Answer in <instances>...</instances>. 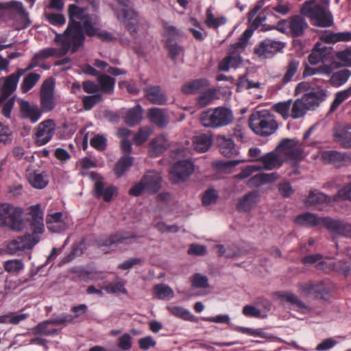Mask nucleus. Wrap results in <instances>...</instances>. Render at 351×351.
Segmentation results:
<instances>
[{"mask_svg": "<svg viewBox=\"0 0 351 351\" xmlns=\"http://www.w3.org/2000/svg\"><path fill=\"white\" fill-rule=\"evenodd\" d=\"M86 9L80 8L76 4H70L68 7V17L70 24H82L81 21L91 20L88 14H85Z\"/></svg>", "mask_w": 351, "mask_h": 351, "instance_id": "bb28decb", "label": "nucleus"}, {"mask_svg": "<svg viewBox=\"0 0 351 351\" xmlns=\"http://www.w3.org/2000/svg\"><path fill=\"white\" fill-rule=\"evenodd\" d=\"M169 314L175 317L184 321L195 322L197 318L191 313L189 310L181 306L169 305L166 307Z\"/></svg>", "mask_w": 351, "mask_h": 351, "instance_id": "72a5a7b5", "label": "nucleus"}, {"mask_svg": "<svg viewBox=\"0 0 351 351\" xmlns=\"http://www.w3.org/2000/svg\"><path fill=\"white\" fill-rule=\"evenodd\" d=\"M134 158L132 156H122L115 163L113 171L117 178H120L132 167Z\"/></svg>", "mask_w": 351, "mask_h": 351, "instance_id": "7c9ffc66", "label": "nucleus"}, {"mask_svg": "<svg viewBox=\"0 0 351 351\" xmlns=\"http://www.w3.org/2000/svg\"><path fill=\"white\" fill-rule=\"evenodd\" d=\"M14 10L17 14L21 15L23 20L22 28H27L31 23L28 13L24 8L21 2L11 1L6 3H0V12L2 10Z\"/></svg>", "mask_w": 351, "mask_h": 351, "instance_id": "a878e982", "label": "nucleus"}, {"mask_svg": "<svg viewBox=\"0 0 351 351\" xmlns=\"http://www.w3.org/2000/svg\"><path fill=\"white\" fill-rule=\"evenodd\" d=\"M149 116L151 120L160 128L165 127L167 121L163 112L157 108H153L149 111Z\"/></svg>", "mask_w": 351, "mask_h": 351, "instance_id": "3c124183", "label": "nucleus"}, {"mask_svg": "<svg viewBox=\"0 0 351 351\" xmlns=\"http://www.w3.org/2000/svg\"><path fill=\"white\" fill-rule=\"evenodd\" d=\"M71 273L75 275L72 278L73 281L81 280L88 282L93 279V273L85 269L74 267L71 269Z\"/></svg>", "mask_w": 351, "mask_h": 351, "instance_id": "8fccbe9b", "label": "nucleus"}, {"mask_svg": "<svg viewBox=\"0 0 351 351\" xmlns=\"http://www.w3.org/2000/svg\"><path fill=\"white\" fill-rule=\"evenodd\" d=\"M86 36L84 21L82 24L79 25L68 23L62 34H56L54 40L56 43H60L64 54L69 51L74 53L84 46Z\"/></svg>", "mask_w": 351, "mask_h": 351, "instance_id": "f03ea898", "label": "nucleus"}, {"mask_svg": "<svg viewBox=\"0 0 351 351\" xmlns=\"http://www.w3.org/2000/svg\"><path fill=\"white\" fill-rule=\"evenodd\" d=\"M154 297L159 300H169L173 297L172 289L165 284H157L153 288Z\"/></svg>", "mask_w": 351, "mask_h": 351, "instance_id": "79ce46f5", "label": "nucleus"}, {"mask_svg": "<svg viewBox=\"0 0 351 351\" xmlns=\"http://www.w3.org/2000/svg\"><path fill=\"white\" fill-rule=\"evenodd\" d=\"M317 73H322L329 75L331 74V68L328 64H323L318 67H311L306 64L304 69L302 73V77L304 78L314 75Z\"/></svg>", "mask_w": 351, "mask_h": 351, "instance_id": "09e8293b", "label": "nucleus"}, {"mask_svg": "<svg viewBox=\"0 0 351 351\" xmlns=\"http://www.w3.org/2000/svg\"><path fill=\"white\" fill-rule=\"evenodd\" d=\"M232 112L226 107L209 108L199 116L201 125L204 128H217L228 125L232 121Z\"/></svg>", "mask_w": 351, "mask_h": 351, "instance_id": "7ed1b4c3", "label": "nucleus"}, {"mask_svg": "<svg viewBox=\"0 0 351 351\" xmlns=\"http://www.w3.org/2000/svg\"><path fill=\"white\" fill-rule=\"evenodd\" d=\"M320 158L324 165L332 166L335 169L346 167L351 164L350 154L337 150L322 151Z\"/></svg>", "mask_w": 351, "mask_h": 351, "instance_id": "0eeeda50", "label": "nucleus"}, {"mask_svg": "<svg viewBox=\"0 0 351 351\" xmlns=\"http://www.w3.org/2000/svg\"><path fill=\"white\" fill-rule=\"evenodd\" d=\"M205 23L209 28L217 29L226 23V18L223 16L215 18L210 8L206 9Z\"/></svg>", "mask_w": 351, "mask_h": 351, "instance_id": "37998d69", "label": "nucleus"}, {"mask_svg": "<svg viewBox=\"0 0 351 351\" xmlns=\"http://www.w3.org/2000/svg\"><path fill=\"white\" fill-rule=\"evenodd\" d=\"M333 270L347 277L351 271V265L344 260L336 261L332 265Z\"/></svg>", "mask_w": 351, "mask_h": 351, "instance_id": "e2e57ef3", "label": "nucleus"}, {"mask_svg": "<svg viewBox=\"0 0 351 351\" xmlns=\"http://www.w3.org/2000/svg\"><path fill=\"white\" fill-rule=\"evenodd\" d=\"M320 39L326 43H336L341 41L348 42L351 40V32H330L329 34L322 35Z\"/></svg>", "mask_w": 351, "mask_h": 351, "instance_id": "58836bf2", "label": "nucleus"}, {"mask_svg": "<svg viewBox=\"0 0 351 351\" xmlns=\"http://www.w3.org/2000/svg\"><path fill=\"white\" fill-rule=\"evenodd\" d=\"M170 146L166 135L161 134L152 139L149 144V156L157 158L162 155Z\"/></svg>", "mask_w": 351, "mask_h": 351, "instance_id": "4be33fe9", "label": "nucleus"}, {"mask_svg": "<svg viewBox=\"0 0 351 351\" xmlns=\"http://www.w3.org/2000/svg\"><path fill=\"white\" fill-rule=\"evenodd\" d=\"M213 142V135L204 133L194 136L193 139L194 148L199 153H204L208 151L212 145Z\"/></svg>", "mask_w": 351, "mask_h": 351, "instance_id": "473e14b6", "label": "nucleus"}, {"mask_svg": "<svg viewBox=\"0 0 351 351\" xmlns=\"http://www.w3.org/2000/svg\"><path fill=\"white\" fill-rule=\"evenodd\" d=\"M13 134L9 125L0 122V143L10 144L12 142Z\"/></svg>", "mask_w": 351, "mask_h": 351, "instance_id": "680f3d73", "label": "nucleus"}, {"mask_svg": "<svg viewBox=\"0 0 351 351\" xmlns=\"http://www.w3.org/2000/svg\"><path fill=\"white\" fill-rule=\"evenodd\" d=\"M209 86V81L206 78L193 80L182 86L181 91L185 95H195Z\"/></svg>", "mask_w": 351, "mask_h": 351, "instance_id": "c85d7f7f", "label": "nucleus"}, {"mask_svg": "<svg viewBox=\"0 0 351 351\" xmlns=\"http://www.w3.org/2000/svg\"><path fill=\"white\" fill-rule=\"evenodd\" d=\"M234 330L240 333L246 334L254 337H259L265 339H269L272 337V335L264 332V330L261 328L254 329L251 328L237 326L234 328Z\"/></svg>", "mask_w": 351, "mask_h": 351, "instance_id": "c03bdc74", "label": "nucleus"}, {"mask_svg": "<svg viewBox=\"0 0 351 351\" xmlns=\"http://www.w3.org/2000/svg\"><path fill=\"white\" fill-rule=\"evenodd\" d=\"M300 64V61L296 59H291L289 60L288 65L287 66V71L285 74L282 78V83L284 84L289 82L293 75L296 73L298 66Z\"/></svg>", "mask_w": 351, "mask_h": 351, "instance_id": "13d9d810", "label": "nucleus"}, {"mask_svg": "<svg viewBox=\"0 0 351 351\" xmlns=\"http://www.w3.org/2000/svg\"><path fill=\"white\" fill-rule=\"evenodd\" d=\"M126 284V281L123 279H119L116 282H111L108 284L106 286V291L108 293L117 294V293H123L128 294V291L125 288V285Z\"/></svg>", "mask_w": 351, "mask_h": 351, "instance_id": "4d7b16f0", "label": "nucleus"}, {"mask_svg": "<svg viewBox=\"0 0 351 351\" xmlns=\"http://www.w3.org/2000/svg\"><path fill=\"white\" fill-rule=\"evenodd\" d=\"M28 215L27 220L29 221L31 232H26L8 243L6 249L11 254L32 249L40 241V235L45 231L44 213L39 204L30 206Z\"/></svg>", "mask_w": 351, "mask_h": 351, "instance_id": "f257e3e1", "label": "nucleus"}, {"mask_svg": "<svg viewBox=\"0 0 351 351\" xmlns=\"http://www.w3.org/2000/svg\"><path fill=\"white\" fill-rule=\"evenodd\" d=\"M82 101L84 109L90 110L97 104L103 101V96L101 94L84 95Z\"/></svg>", "mask_w": 351, "mask_h": 351, "instance_id": "5fc2aeb1", "label": "nucleus"}, {"mask_svg": "<svg viewBox=\"0 0 351 351\" xmlns=\"http://www.w3.org/2000/svg\"><path fill=\"white\" fill-rule=\"evenodd\" d=\"M164 47L168 51L169 58L175 62L178 57L184 52V47L176 43H165Z\"/></svg>", "mask_w": 351, "mask_h": 351, "instance_id": "864d4df0", "label": "nucleus"}, {"mask_svg": "<svg viewBox=\"0 0 351 351\" xmlns=\"http://www.w3.org/2000/svg\"><path fill=\"white\" fill-rule=\"evenodd\" d=\"M216 95L215 88L203 92L197 99V103L202 107H204L211 102Z\"/></svg>", "mask_w": 351, "mask_h": 351, "instance_id": "0e129e2a", "label": "nucleus"}, {"mask_svg": "<svg viewBox=\"0 0 351 351\" xmlns=\"http://www.w3.org/2000/svg\"><path fill=\"white\" fill-rule=\"evenodd\" d=\"M40 75L36 73H30L27 74L23 80L21 85V91L23 93L29 91L38 82Z\"/></svg>", "mask_w": 351, "mask_h": 351, "instance_id": "de8ad7c7", "label": "nucleus"}, {"mask_svg": "<svg viewBox=\"0 0 351 351\" xmlns=\"http://www.w3.org/2000/svg\"><path fill=\"white\" fill-rule=\"evenodd\" d=\"M146 98L153 104L164 105L167 101L166 93L159 85H149L144 90Z\"/></svg>", "mask_w": 351, "mask_h": 351, "instance_id": "393cba45", "label": "nucleus"}, {"mask_svg": "<svg viewBox=\"0 0 351 351\" xmlns=\"http://www.w3.org/2000/svg\"><path fill=\"white\" fill-rule=\"evenodd\" d=\"M245 161V160H217L213 165L217 170L226 171L231 170L237 165Z\"/></svg>", "mask_w": 351, "mask_h": 351, "instance_id": "052dcab7", "label": "nucleus"}, {"mask_svg": "<svg viewBox=\"0 0 351 351\" xmlns=\"http://www.w3.org/2000/svg\"><path fill=\"white\" fill-rule=\"evenodd\" d=\"M194 164L188 159L180 160L176 162L170 171L171 183L184 182L193 173Z\"/></svg>", "mask_w": 351, "mask_h": 351, "instance_id": "6e6552de", "label": "nucleus"}, {"mask_svg": "<svg viewBox=\"0 0 351 351\" xmlns=\"http://www.w3.org/2000/svg\"><path fill=\"white\" fill-rule=\"evenodd\" d=\"M335 200V198L332 199L331 196L323 192L311 190L305 199L304 204L307 207L316 206L321 210V206H330Z\"/></svg>", "mask_w": 351, "mask_h": 351, "instance_id": "6ab92c4d", "label": "nucleus"}, {"mask_svg": "<svg viewBox=\"0 0 351 351\" xmlns=\"http://www.w3.org/2000/svg\"><path fill=\"white\" fill-rule=\"evenodd\" d=\"M326 90L319 87L316 91L312 88V90L306 93L302 98L304 101L306 108L311 110L317 108L321 103L326 100Z\"/></svg>", "mask_w": 351, "mask_h": 351, "instance_id": "412c9836", "label": "nucleus"}, {"mask_svg": "<svg viewBox=\"0 0 351 351\" xmlns=\"http://www.w3.org/2000/svg\"><path fill=\"white\" fill-rule=\"evenodd\" d=\"M42 110L37 104H31L28 101L21 99L19 102V117L28 119L32 123H36L42 116Z\"/></svg>", "mask_w": 351, "mask_h": 351, "instance_id": "f3484780", "label": "nucleus"}, {"mask_svg": "<svg viewBox=\"0 0 351 351\" xmlns=\"http://www.w3.org/2000/svg\"><path fill=\"white\" fill-rule=\"evenodd\" d=\"M162 24L165 31V36L166 37V40L165 43H173L176 37L180 35L179 30L176 27L170 25L169 23L165 21H162Z\"/></svg>", "mask_w": 351, "mask_h": 351, "instance_id": "bf43d9fd", "label": "nucleus"}, {"mask_svg": "<svg viewBox=\"0 0 351 351\" xmlns=\"http://www.w3.org/2000/svg\"><path fill=\"white\" fill-rule=\"evenodd\" d=\"M97 82L99 90L102 93L108 94L113 93L116 82L114 77L106 74H101L98 76Z\"/></svg>", "mask_w": 351, "mask_h": 351, "instance_id": "ea45409f", "label": "nucleus"}, {"mask_svg": "<svg viewBox=\"0 0 351 351\" xmlns=\"http://www.w3.org/2000/svg\"><path fill=\"white\" fill-rule=\"evenodd\" d=\"M330 234L351 239V223L328 216L325 228Z\"/></svg>", "mask_w": 351, "mask_h": 351, "instance_id": "4468645a", "label": "nucleus"}, {"mask_svg": "<svg viewBox=\"0 0 351 351\" xmlns=\"http://www.w3.org/2000/svg\"><path fill=\"white\" fill-rule=\"evenodd\" d=\"M300 13L311 19L313 25L320 27H328L333 24V16L327 12L320 4H315V0L306 1L304 3Z\"/></svg>", "mask_w": 351, "mask_h": 351, "instance_id": "20e7f679", "label": "nucleus"}, {"mask_svg": "<svg viewBox=\"0 0 351 351\" xmlns=\"http://www.w3.org/2000/svg\"><path fill=\"white\" fill-rule=\"evenodd\" d=\"M260 200L258 191H252L239 198L236 208L239 213H250L255 208Z\"/></svg>", "mask_w": 351, "mask_h": 351, "instance_id": "aec40b11", "label": "nucleus"}, {"mask_svg": "<svg viewBox=\"0 0 351 351\" xmlns=\"http://www.w3.org/2000/svg\"><path fill=\"white\" fill-rule=\"evenodd\" d=\"M40 105L42 113L52 111L56 106L54 95H40Z\"/></svg>", "mask_w": 351, "mask_h": 351, "instance_id": "a18cd8bd", "label": "nucleus"}, {"mask_svg": "<svg viewBox=\"0 0 351 351\" xmlns=\"http://www.w3.org/2000/svg\"><path fill=\"white\" fill-rule=\"evenodd\" d=\"M118 21L122 23L135 43H138L139 14L134 8H121L115 10Z\"/></svg>", "mask_w": 351, "mask_h": 351, "instance_id": "423d86ee", "label": "nucleus"}, {"mask_svg": "<svg viewBox=\"0 0 351 351\" xmlns=\"http://www.w3.org/2000/svg\"><path fill=\"white\" fill-rule=\"evenodd\" d=\"M350 96L351 93L348 88L336 93L335 98L330 105L329 112H335L338 107Z\"/></svg>", "mask_w": 351, "mask_h": 351, "instance_id": "603ef678", "label": "nucleus"}, {"mask_svg": "<svg viewBox=\"0 0 351 351\" xmlns=\"http://www.w3.org/2000/svg\"><path fill=\"white\" fill-rule=\"evenodd\" d=\"M55 130V122L53 119H46L40 122L34 134L35 144L38 146L46 145L52 138Z\"/></svg>", "mask_w": 351, "mask_h": 351, "instance_id": "9b49d317", "label": "nucleus"}, {"mask_svg": "<svg viewBox=\"0 0 351 351\" xmlns=\"http://www.w3.org/2000/svg\"><path fill=\"white\" fill-rule=\"evenodd\" d=\"M45 17L49 24L54 26H62L66 22L64 16L60 13H45Z\"/></svg>", "mask_w": 351, "mask_h": 351, "instance_id": "69168bd1", "label": "nucleus"}, {"mask_svg": "<svg viewBox=\"0 0 351 351\" xmlns=\"http://www.w3.org/2000/svg\"><path fill=\"white\" fill-rule=\"evenodd\" d=\"M25 73L23 69L18 68L15 73L10 74L4 79L1 88L13 94L17 88L20 77Z\"/></svg>", "mask_w": 351, "mask_h": 351, "instance_id": "2f4dec72", "label": "nucleus"}, {"mask_svg": "<svg viewBox=\"0 0 351 351\" xmlns=\"http://www.w3.org/2000/svg\"><path fill=\"white\" fill-rule=\"evenodd\" d=\"M118 193V188L114 185L104 187L102 180L95 182L93 188V195L96 199L102 198L106 202H110L113 196Z\"/></svg>", "mask_w": 351, "mask_h": 351, "instance_id": "5701e85b", "label": "nucleus"}, {"mask_svg": "<svg viewBox=\"0 0 351 351\" xmlns=\"http://www.w3.org/2000/svg\"><path fill=\"white\" fill-rule=\"evenodd\" d=\"M86 34L88 37L92 38L97 36V38L104 43H111L116 40L115 36L111 32L101 29L99 25L92 20L84 21Z\"/></svg>", "mask_w": 351, "mask_h": 351, "instance_id": "dca6fc26", "label": "nucleus"}, {"mask_svg": "<svg viewBox=\"0 0 351 351\" xmlns=\"http://www.w3.org/2000/svg\"><path fill=\"white\" fill-rule=\"evenodd\" d=\"M328 217H319L317 214L305 212L297 215L294 219L293 223L298 226L306 228H315L319 226V228H326Z\"/></svg>", "mask_w": 351, "mask_h": 351, "instance_id": "f8f14e48", "label": "nucleus"}, {"mask_svg": "<svg viewBox=\"0 0 351 351\" xmlns=\"http://www.w3.org/2000/svg\"><path fill=\"white\" fill-rule=\"evenodd\" d=\"M256 160L262 162L265 169L271 170L276 167L278 162V156L274 152H270L259 158H256Z\"/></svg>", "mask_w": 351, "mask_h": 351, "instance_id": "49530a36", "label": "nucleus"}, {"mask_svg": "<svg viewBox=\"0 0 351 351\" xmlns=\"http://www.w3.org/2000/svg\"><path fill=\"white\" fill-rule=\"evenodd\" d=\"M335 138L344 149L351 148V132L345 131L335 134Z\"/></svg>", "mask_w": 351, "mask_h": 351, "instance_id": "774afa93", "label": "nucleus"}, {"mask_svg": "<svg viewBox=\"0 0 351 351\" xmlns=\"http://www.w3.org/2000/svg\"><path fill=\"white\" fill-rule=\"evenodd\" d=\"M28 180L31 186L37 189H43L45 188L49 183L47 174L45 171L38 173L34 172L33 174H30L28 178Z\"/></svg>", "mask_w": 351, "mask_h": 351, "instance_id": "a19ab883", "label": "nucleus"}, {"mask_svg": "<svg viewBox=\"0 0 351 351\" xmlns=\"http://www.w3.org/2000/svg\"><path fill=\"white\" fill-rule=\"evenodd\" d=\"M276 295L282 300H285L291 304L296 306L298 310L302 311L308 308V306L302 300L291 292L277 291Z\"/></svg>", "mask_w": 351, "mask_h": 351, "instance_id": "e433bc0d", "label": "nucleus"}, {"mask_svg": "<svg viewBox=\"0 0 351 351\" xmlns=\"http://www.w3.org/2000/svg\"><path fill=\"white\" fill-rule=\"evenodd\" d=\"M125 232H117L110 236H101L94 240V244L99 249L103 250L105 248H108L113 245H118L120 243H128V241L132 239L137 238V236L132 233L130 235H125Z\"/></svg>", "mask_w": 351, "mask_h": 351, "instance_id": "9d476101", "label": "nucleus"}, {"mask_svg": "<svg viewBox=\"0 0 351 351\" xmlns=\"http://www.w3.org/2000/svg\"><path fill=\"white\" fill-rule=\"evenodd\" d=\"M250 127L258 135L267 136L273 134L278 128L274 120H267L265 117L258 116V118H250Z\"/></svg>", "mask_w": 351, "mask_h": 351, "instance_id": "2eb2a0df", "label": "nucleus"}, {"mask_svg": "<svg viewBox=\"0 0 351 351\" xmlns=\"http://www.w3.org/2000/svg\"><path fill=\"white\" fill-rule=\"evenodd\" d=\"M86 250V239L83 238L77 243H73L69 253L65 255L60 261L61 265H64L72 261L77 255L84 253Z\"/></svg>", "mask_w": 351, "mask_h": 351, "instance_id": "c9c22d12", "label": "nucleus"}, {"mask_svg": "<svg viewBox=\"0 0 351 351\" xmlns=\"http://www.w3.org/2000/svg\"><path fill=\"white\" fill-rule=\"evenodd\" d=\"M331 74L329 83L332 86L337 88L343 86L348 82L351 72L350 70L344 69Z\"/></svg>", "mask_w": 351, "mask_h": 351, "instance_id": "4c0bfd02", "label": "nucleus"}, {"mask_svg": "<svg viewBox=\"0 0 351 351\" xmlns=\"http://www.w3.org/2000/svg\"><path fill=\"white\" fill-rule=\"evenodd\" d=\"M217 145L220 153L226 158H231L239 154V151L235 147L234 141L225 136H219L217 138Z\"/></svg>", "mask_w": 351, "mask_h": 351, "instance_id": "cd10ccee", "label": "nucleus"}, {"mask_svg": "<svg viewBox=\"0 0 351 351\" xmlns=\"http://www.w3.org/2000/svg\"><path fill=\"white\" fill-rule=\"evenodd\" d=\"M23 209L9 203L0 204V227H8L12 230L20 231L24 228Z\"/></svg>", "mask_w": 351, "mask_h": 351, "instance_id": "39448f33", "label": "nucleus"}, {"mask_svg": "<svg viewBox=\"0 0 351 351\" xmlns=\"http://www.w3.org/2000/svg\"><path fill=\"white\" fill-rule=\"evenodd\" d=\"M285 47V43L283 42L266 38L255 46L254 52L259 57H272L278 52L281 51Z\"/></svg>", "mask_w": 351, "mask_h": 351, "instance_id": "ddd939ff", "label": "nucleus"}, {"mask_svg": "<svg viewBox=\"0 0 351 351\" xmlns=\"http://www.w3.org/2000/svg\"><path fill=\"white\" fill-rule=\"evenodd\" d=\"M56 49L53 47H48L40 50L39 52L35 53L30 62L25 69H23L25 73L29 71L39 65L40 60L53 57L56 55Z\"/></svg>", "mask_w": 351, "mask_h": 351, "instance_id": "c756f323", "label": "nucleus"}, {"mask_svg": "<svg viewBox=\"0 0 351 351\" xmlns=\"http://www.w3.org/2000/svg\"><path fill=\"white\" fill-rule=\"evenodd\" d=\"M308 27V25L302 14L293 15L288 19V28L293 37L302 36Z\"/></svg>", "mask_w": 351, "mask_h": 351, "instance_id": "b1692460", "label": "nucleus"}, {"mask_svg": "<svg viewBox=\"0 0 351 351\" xmlns=\"http://www.w3.org/2000/svg\"><path fill=\"white\" fill-rule=\"evenodd\" d=\"M142 120V107L140 104L129 109L124 117L125 123L130 127L138 125Z\"/></svg>", "mask_w": 351, "mask_h": 351, "instance_id": "f704fd0d", "label": "nucleus"}, {"mask_svg": "<svg viewBox=\"0 0 351 351\" xmlns=\"http://www.w3.org/2000/svg\"><path fill=\"white\" fill-rule=\"evenodd\" d=\"M23 267L24 265L21 260H10L4 264L5 270L10 273H19Z\"/></svg>", "mask_w": 351, "mask_h": 351, "instance_id": "338daca9", "label": "nucleus"}, {"mask_svg": "<svg viewBox=\"0 0 351 351\" xmlns=\"http://www.w3.org/2000/svg\"><path fill=\"white\" fill-rule=\"evenodd\" d=\"M298 287L305 297H312L314 300H325L329 294V288L322 281L299 283Z\"/></svg>", "mask_w": 351, "mask_h": 351, "instance_id": "1a4fd4ad", "label": "nucleus"}, {"mask_svg": "<svg viewBox=\"0 0 351 351\" xmlns=\"http://www.w3.org/2000/svg\"><path fill=\"white\" fill-rule=\"evenodd\" d=\"M146 192L149 195L156 194L162 186V177L155 170H148L141 177Z\"/></svg>", "mask_w": 351, "mask_h": 351, "instance_id": "a211bd4d", "label": "nucleus"}, {"mask_svg": "<svg viewBox=\"0 0 351 351\" xmlns=\"http://www.w3.org/2000/svg\"><path fill=\"white\" fill-rule=\"evenodd\" d=\"M307 108L302 98L298 99L293 103L291 108V117L294 119H299L305 115Z\"/></svg>", "mask_w": 351, "mask_h": 351, "instance_id": "6e6d98bb", "label": "nucleus"}]
</instances>
